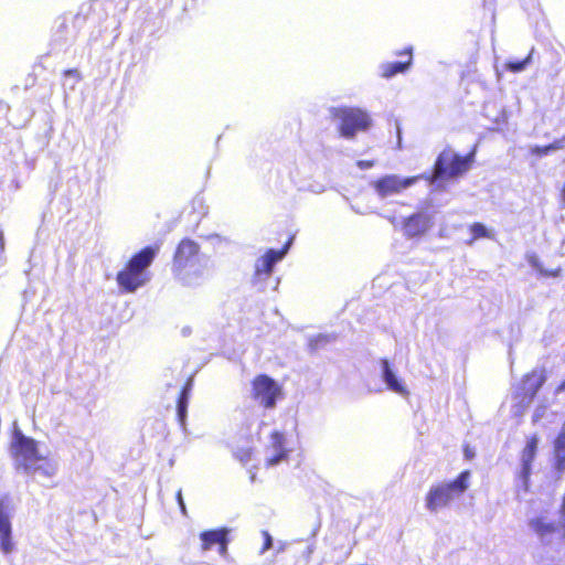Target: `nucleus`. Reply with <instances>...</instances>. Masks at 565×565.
<instances>
[{"mask_svg": "<svg viewBox=\"0 0 565 565\" xmlns=\"http://www.w3.org/2000/svg\"><path fill=\"white\" fill-rule=\"evenodd\" d=\"M11 451L19 471L26 475L40 471L45 477H52L56 472L55 465L40 452L38 441L21 431H15Z\"/></svg>", "mask_w": 565, "mask_h": 565, "instance_id": "obj_1", "label": "nucleus"}, {"mask_svg": "<svg viewBox=\"0 0 565 565\" xmlns=\"http://www.w3.org/2000/svg\"><path fill=\"white\" fill-rule=\"evenodd\" d=\"M158 253V245H149L130 256L116 275L117 285L122 292H135L150 280L149 268Z\"/></svg>", "mask_w": 565, "mask_h": 565, "instance_id": "obj_2", "label": "nucleus"}, {"mask_svg": "<svg viewBox=\"0 0 565 565\" xmlns=\"http://www.w3.org/2000/svg\"><path fill=\"white\" fill-rule=\"evenodd\" d=\"M200 245L191 238H182L172 258V274L184 287H194L203 279V269L198 262Z\"/></svg>", "mask_w": 565, "mask_h": 565, "instance_id": "obj_3", "label": "nucleus"}, {"mask_svg": "<svg viewBox=\"0 0 565 565\" xmlns=\"http://www.w3.org/2000/svg\"><path fill=\"white\" fill-rule=\"evenodd\" d=\"M473 162L475 152L460 154L451 148L446 147L438 153L434 162L431 173L420 175L422 179L426 180L430 184L457 180L463 177L471 169Z\"/></svg>", "mask_w": 565, "mask_h": 565, "instance_id": "obj_4", "label": "nucleus"}, {"mask_svg": "<svg viewBox=\"0 0 565 565\" xmlns=\"http://www.w3.org/2000/svg\"><path fill=\"white\" fill-rule=\"evenodd\" d=\"M470 470H463L454 480L433 484L425 495L427 510L437 512L460 498L470 486Z\"/></svg>", "mask_w": 565, "mask_h": 565, "instance_id": "obj_5", "label": "nucleus"}, {"mask_svg": "<svg viewBox=\"0 0 565 565\" xmlns=\"http://www.w3.org/2000/svg\"><path fill=\"white\" fill-rule=\"evenodd\" d=\"M331 115L339 120L340 136L347 139L366 131L372 126L370 114L359 107H337L331 110Z\"/></svg>", "mask_w": 565, "mask_h": 565, "instance_id": "obj_6", "label": "nucleus"}, {"mask_svg": "<svg viewBox=\"0 0 565 565\" xmlns=\"http://www.w3.org/2000/svg\"><path fill=\"white\" fill-rule=\"evenodd\" d=\"M546 380L545 367H535L522 375L513 391V399L520 412H524L532 404Z\"/></svg>", "mask_w": 565, "mask_h": 565, "instance_id": "obj_7", "label": "nucleus"}, {"mask_svg": "<svg viewBox=\"0 0 565 565\" xmlns=\"http://www.w3.org/2000/svg\"><path fill=\"white\" fill-rule=\"evenodd\" d=\"M284 388L267 374H258L250 381V398L264 409H273L284 398Z\"/></svg>", "mask_w": 565, "mask_h": 565, "instance_id": "obj_8", "label": "nucleus"}, {"mask_svg": "<svg viewBox=\"0 0 565 565\" xmlns=\"http://www.w3.org/2000/svg\"><path fill=\"white\" fill-rule=\"evenodd\" d=\"M540 438L536 434L526 437L525 445L520 452V468L515 473L516 480L525 491L530 489V479L533 463L537 455Z\"/></svg>", "mask_w": 565, "mask_h": 565, "instance_id": "obj_9", "label": "nucleus"}, {"mask_svg": "<svg viewBox=\"0 0 565 565\" xmlns=\"http://www.w3.org/2000/svg\"><path fill=\"white\" fill-rule=\"evenodd\" d=\"M422 179V175H413L408 178H399L397 175L391 174L385 175L377 179L373 186L380 196H387L391 194H396L407 189L408 186L415 184L418 180Z\"/></svg>", "mask_w": 565, "mask_h": 565, "instance_id": "obj_10", "label": "nucleus"}, {"mask_svg": "<svg viewBox=\"0 0 565 565\" xmlns=\"http://www.w3.org/2000/svg\"><path fill=\"white\" fill-rule=\"evenodd\" d=\"M292 242H294V235L289 236V238L287 239V242L284 244V246L280 249H278V250L268 249L259 258V264L256 266L255 274L257 276H260V275L269 276L273 273L275 264L284 258V256L289 250Z\"/></svg>", "mask_w": 565, "mask_h": 565, "instance_id": "obj_11", "label": "nucleus"}, {"mask_svg": "<svg viewBox=\"0 0 565 565\" xmlns=\"http://www.w3.org/2000/svg\"><path fill=\"white\" fill-rule=\"evenodd\" d=\"M431 226V217L424 212L414 213L403 221V231L408 238L419 237L426 234Z\"/></svg>", "mask_w": 565, "mask_h": 565, "instance_id": "obj_12", "label": "nucleus"}, {"mask_svg": "<svg viewBox=\"0 0 565 565\" xmlns=\"http://www.w3.org/2000/svg\"><path fill=\"white\" fill-rule=\"evenodd\" d=\"M396 55L406 56V60L399 62H386L381 64V77L388 79L397 74L405 73L409 70V67L413 64V49L411 46L405 47L396 52Z\"/></svg>", "mask_w": 565, "mask_h": 565, "instance_id": "obj_13", "label": "nucleus"}, {"mask_svg": "<svg viewBox=\"0 0 565 565\" xmlns=\"http://www.w3.org/2000/svg\"><path fill=\"white\" fill-rule=\"evenodd\" d=\"M13 548L10 513L3 500H0V550L10 553Z\"/></svg>", "mask_w": 565, "mask_h": 565, "instance_id": "obj_14", "label": "nucleus"}, {"mask_svg": "<svg viewBox=\"0 0 565 565\" xmlns=\"http://www.w3.org/2000/svg\"><path fill=\"white\" fill-rule=\"evenodd\" d=\"M227 534L228 531L226 529H216L202 532L200 534V539L202 541V550L207 551L214 545H217L218 552L224 555L227 551Z\"/></svg>", "mask_w": 565, "mask_h": 565, "instance_id": "obj_15", "label": "nucleus"}, {"mask_svg": "<svg viewBox=\"0 0 565 565\" xmlns=\"http://www.w3.org/2000/svg\"><path fill=\"white\" fill-rule=\"evenodd\" d=\"M553 469L558 475L565 472V419L553 441Z\"/></svg>", "mask_w": 565, "mask_h": 565, "instance_id": "obj_16", "label": "nucleus"}, {"mask_svg": "<svg viewBox=\"0 0 565 565\" xmlns=\"http://www.w3.org/2000/svg\"><path fill=\"white\" fill-rule=\"evenodd\" d=\"M381 366H382V377H383V381L386 383L387 388L394 393L399 394V395L407 396L408 395L407 388L402 384L401 381L397 380L395 373L391 369L388 360L382 359Z\"/></svg>", "mask_w": 565, "mask_h": 565, "instance_id": "obj_17", "label": "nucleus"}, {"mask_svg": "<svg viewBox=\"0 0 565 565\" xmlns=\"http://www.w3.org/2000/svg\"><path fill=\"white\" fill-rule=\"evenodd\" d=\"M193 387V379L189 377L183 384L177 399V415L181 424H184L190 394Z\"/></svg>", "mask_w": 565, "mask_h": 565, "instance_id": "obj_18", "label": "nucleus"}, {"mask_svg": "<svg viewBox=\"0 0 565 565\" xmlns=\"http://www.w3.org/2000/svg\"><path fill=\"white\" fill-rule=\"evenodd\" d=\"M565 148V136L555 139L553 142L545 146H533L529 149V153L535 158H542L553 151L562 150Z\"/></svg>", "mask_w": 565, "mask_h": 565, "instance_id": "obj_19", "label": "nucleus"}, {"mask_svg": "<svg viewBox=\"0 0 565 565\" xmlns=\"http://www.w3.org/2000/svg\"><path fill=\"white\" fill-rule=\"evenodd\" d=\"M469 232L471 234L470 243L478 241L480 238H491V232L480 222H475L469 226Z\"/></svg>", "mask_w": 565, "mask_h": 565, "instance_id": "obj_20", "label": "nucleus"}, {"mask_svg": "<svg viewBox=\"0 0 565 565\" xmlns=\"http://www.w3.org/2000/svg\"><path fill=\"white\" fill-rule=\"evenodd\" d=\"M530 525L540 536H544L555 531L554 524L546 523L542 518L532 519L530 521Z\"/></svg>", "mask_w": 565, "mask_h": 565, "instance_id": "obj_21", "label": "nucleus"}, {"mask_svg": "<svg viewBox=\"0 0 565 565\" xmlns=\"http://www.w3.org/2000/svg\"><path fill=\"white\" fill-rule=\"evenodd\" d=\"M531 62V54H529L525 58L520 61H508L505 63V70L512 73H519L523 71Z\"/></svg>", "mask_w": 565, "mask_h": 565, "instance_id": "obj_22", "label": "nucleus"}, {"mask_svg": "<svg viewBox=\"0 0 565 565\" xmlns=\"http://www.w3.org/2000/svg\"><path fill=\"white\" fill-rule=\"evenodd\" d=\"M270 440H271V445L273 447L277 450V451H281V450H286L284 448L285 446V437H284V434L280 433V431H273L270 434Z\"/></svg>", "mask_w": 565, "mask_h": 565, "instance_id": "obj_23", "label": "nucleus"}, {"mask_svg": "<svg viewBox=\"0 0 565 565\" xmlns=\"http://www.w3.org/2000/svg\"><path fill=\"white\" fill-rule=\"evenodd\" d=\"M286 458H287V451L286 450L277 451L276 455H274L273 457H270V458H268L266 460V466L270 467V466L277 465L282 459H286Z\"/></svg>", "mask_w": 565, "mask_h": 565, "instance_id": "obj_24", "label": "nucleus"}, {"mask_svg": "<svg viewBox=\"0 0 565 565\" xmlns=\"http://www.w3.org/2000/svg\"><path fill=\"white\" fill-rule=\"evenodd\" d=\"M250 456H252V450L250 449H239L236 454H235V457L237 459H239L241 461H247L250 459Z\"/></svg>", "mask_w": 565, "mask_h": 565, "instance_id": "obj_25", "label": "nucleus"}, {"mask_svg": "<svg viewBox=\"0 0 565 565\" xmlns=\"http://www.w3.org/2000/svg\"><path fill=\"white\" fill-rule=\"evenodd\" d=\"M462 451L466 460H472L475 458V450L469 445H465Z\"/></svg>", "mask_w": 565, "mask_h": 565, "instance_id": "obj_26", "label": "nucleus"}, {"mask_svg": "<svg viewBox=\"0 0 565 565\" xmlns=\"http://www.w3.org/2000/svg\"><path fill=\"white\" fill-rule=\"evenodd\" d=\"M356 166L360 168V169H370L374 166V161L373 160H359L356 162Z\"/></svg>", "mask_w": 565, "mask_h": 565, "instance_id": "obj_27", "label": "nucleus"}, {"mask_svg": "<svg viewBox=\"0 0 565 565\" xmlns=\"http://www.w3.org/2000/svg\"><path fill=\"white\" fill-rule=\"evenodd\" d=\"M264 537H265V542H264L263 551H266L273 546V540L268 532H264Z\"/></svg>", "mask_w": 565, "mask_h": 565, "instance_id": "obj_28", "label": "nucleus"}, {"mask_svg": "<svg viewBox=\"0 0 565 565\" xmlns=\"http://www.w3.org/2000/svg\"><path fill=\"white\" fill-rule=\"evenodd\" d=\"M565 392V379L562 380L556 386H555V390H554V394L555 395H558V394H562Z\"/></svg>", "mask_w": 565, "mask_h": 565, "instance_id": "obj_29", "label": "nucleus"}, {"mask_svg": "<svg viewBox=\"0 0 565 565\" xmlns=\"http://www.w3.org/2000/svg\"><path fill=\"white\" fill-rule=\"evenodd\" d=\"M65 76H78V71L76 68H70L64 71Z\"/></svg>", "mask_w": 565, "mask_h": 565, "instance_id": "obj_30", "label": "nucleus"}, {"mask_svg": "<svg viewBox=\"0 0 565 565\" xmlns=\"http://www.w3.org/2000/svg\"><path fill=\"white\" fill-rule=\"evenodd\" d=\"M561 195H562L563 202L565 203V181H564L563 188L561 190Z\"/></svg>", "mask_w": 565, "mask_h": 565, "instance_id": "obj_31", "label": "nucleus"}, {"mask_svg": "<svg viewBox=\"0 0 565 565\" xmlns=\"http://www.w3.org/2000/svg\"><path fill=\"white\" fill-rule=\"evenodd\" d=\"M0 247L3 248V234L0 232Z\"/></svg>", "mask_w": 565, "mask_h": 565, "instance_id": "obj_32", "label": "nucleus"}]
</instances>
